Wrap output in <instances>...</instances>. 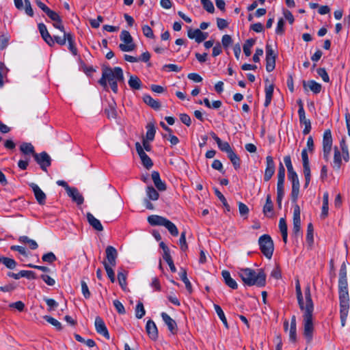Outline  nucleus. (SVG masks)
Wrapping results in <instances>:
<instances>
[{"mask_svg":"<svg viewBox=\"0 0 350 350\" xmlns=\"http://www.w3.org/2000/svg\"><path fill=\"white\" fill-rule=\"evenodd\" d=\"M143 100L146 104L151 107L154 110H159L161 108V103L159 101L153 99L150 95H144Z\"/></svg>","mask_w":350,"mask_h":350,"instance_id":"72a5a7b5","label":"nucleus"},{"mask_svg":"<svg viewBox=\"0 0 350 350\" xmlns=\"http://www.w3.org/2000/svg\"><path fill=\"white\" fill-rule=\"evenodd\" d=\"M228 157L230 160L235 170L240 168L241 159L234 151L230 152V154H228Z\"/></svg>","mask_w":350,"mask_h":350,"instance_id":"a19ab883","label":"nucleus"},{"mask_svg":"<svg viewBox=\"0 0 350 350\" xmlns=\"http://www.w3.org/2000/svg\"><path fill=\"white\" fill-rule=\"evenodd\" d=\"M284 196V182L277 183V204L280 208H282V200Z\"/></svg>","mask_w":350,"mask_h":350,"instance_id":"473e14b6","label":"nucleus"},{"mask_svg":"<svg viewBox=\"0 0 350 350\" xmlns=\"http://www.w3.org/2000/svg\"><path fill=\"white\" fill-rule=\"evenodd\" d=\"M120 40L123 42L119 44V49L124 52H130L135 49L136 45L130 33L126 30H122L120 36Z\"/></svg>","mask_w":350,"mask_h":350,"instance_id":"0eeeda50","label":"nucleus"},{"mask_svg":"<svg viewBox=\"0 0 350 350\" xmlns=\"http://www.w3.org/2000/svg\"><path fill=\"white\" fill-rule=\"evenodd\" d=\"M179 245L180 250L185 252L188 249V245L186 241V232L183 231L181 232L180 237L179 239Z\"/></svg>","mask_w":350,"mask_h":350,"instance_id":"680f3d73","label":"nucleus"},{"mask_svg":"<svg viewBox=\"0 0 350 350\" xmlns=\"http://www.w3.org/2000/svg\"><path fill=\"white\" fill-rule=\"evenodd\" d=\"M164 224H165L163 225V226H165L168 230V231L172 236L176 237L178 235V228L174 224H173L167 219H166Z\"/></svg>","mask_w":350,"mask_h":350,"instance_id":"c03bdc74","label":"nucleus"},{"mask_svg":"<svg viewBox=\"0 0 350 350\" xmlns=\"http://www.w3.org/2000/svg\"><path fill=\"white\" fill-rule=\"evenodd\" d=\"M146 330L150 339L156 340L158 338L157 327L152 320L150 319L147 321Z\"/></svg>","mask_w":350,"mask_h":350,"instance_id":"6ab92c4d","label":"nucleus"},{"mask_svg":"<svg viewBox=\"0 0 350 350\" xmlns=\"http://www.w3.org/2000/svg\"><path fill=\"white\" fill-rule=\"evenodd\" d=\"M146 314L144 304L139 301L135 308V316L137 319H142Z\"/></svg>","mask_w":350,"mask_h":350,"instance_id":"6e6d98bb","label":"nucleus"},{"mask_svg":"<svg viewBox=\"0 0 350 350\" xmlns=\"http://www.w3.org/2000/svg\"><path fill=\"white\" fill-rule=\"evenodd\" d=\"M87 220L89 224L97 231H103V226L100 221L96 219L92 213H88L86 215Z\"/></svg>","mask_w":350,"mask_h":350,"instance_id":"5701e85b","label":"nucleus"},{"mask_svg":"<svg viewBox=\"0 0 350 350\" xmlns=\"http://www.w3.org/2000/svg\"><path fill=\"white\" fill-rule=\"evenodd\" d=\"M334 150L333 168L339 170L342 165V152L337 146L334 147Z\"/></svg>","mask_w":350,"mask_h":350,"instance_id":"a878e982","label":"nucleus"},{"mask_svg":"<svg viewBox=\"0 0 350 350\" xmlns=\"http://www.w3.org/2000/svg\"><path fill=\"white\" fill-rule=\"evenodd\" d=\"M214 308H215V310L217 314L218 315L219 318L224 323V326L226 328H228V324L227 322V319L226 318V316H225L224 312L223 310L221 309V308L219 305L214 304Z\"/></svg>","mask_w":350,"mask_h":350,"instance_id":"49530a36","label":"nucleus"},{"mask_svg":"<svg viewBox=\"0 0 350 350\" xmlns=\"http://www.w3.org/2000/svg\"><path fill=\"white\" fill-rule=\"evenodd\" d=\"M38 29L41 34L42 38L43 40L50 46H52L54 45V40L53 39V37L50 35L49 33L47 28L46 25L44 23H39L38 24Z\"/></svg>","mask_w":350,"mask_h":350,"instance_id":"a211bd4d","label":"nucleus"},{"mask_svg":"<svg viewBox=\"0 0 350 350\" xmlns=\"http://www.w3.org/2000/svg\"><path fill=\"white\" fill-rule=\"evenodd\" d=\"M276 57H266V70L270 72L273 71L275 67Z\"/></svg>","mask_w":350,"mask_h":350,"instance_id":"4d7b16f0","label":"nucleus"},{"mask_svg":"<svg viewBox=\"0 0 350 350\" xmlns=\"http://www.w3.org/2000/svg\"><path fill=\"white\" fill-rule=\"evenodd\" d=\"M273 205L271 200L270 194H268L266 197V202L263 206V213L265 216L271 217L273 215Z\"/></svg>","mask_w":350,"mask_h":350,"instance_id":"c85d7f7f","label":"nucleus"},{"mask_svg":"<svg viewBox=\"0 0 350 350\" xmlns=\"http://www.w3.org/2000/svg\"><path fill=\"white\" fill-rule=\"evenodd\" d=\"M135 148L137 152L142 160L143 165L148 170L150 169L153 165V162L151 159L144 152V148L139 142L135 144Z\"/></svg>","mask_w":350,"mask_h":350,"instance_id":"9b49d317","label":"nucleus"},{"mask_svg":"<svg viewBox=\"0 0 350 350\" xmlns=\"http://www.w3.org/2000/svg\"><path fill=\"white\" fill-rule=\"evenodd\" d=\"M128 83L133 90H139L142 88V81L136 75H131Z\"/></svg>","mask_w":350,"mask_h":350,"instance_id":"58836bf2","label":"nucleus"},{"mask_svg":"<svg viewBox=\"0 0 350 350\" xmlns=\"http://www.w3.org/2000/svg\"><path fill=\"white\" fill-rule=\"evenodd\" d=\"M211 135L217 143L218 148L221 151L226 152L227 155L233 151L229 143L227 142H223L214 132H211Z\"/></svg>","mask_w":350,"mask_h":350,"instance_id":"dca6fc26","label":"nucleus"},{"mask_svg":"<svg viewBox=\"0 0 350 350\" xmlns=\"http://www.w3.org/2000/svg\"><path fill=\"white\" fill-rule=\"evenodd\" d=\"M295 291L297 299L298 301V304L299 308L302 311H313L314 310V304L312 299L310 286L308 284L304 289V295L306 299V305H304V298L302 292L301 290V286L299 284V280L296 281L295 283Z\"/></svg>","mask_w":350,"mask_h":350,"instance_id":"20e7f679","label":"nucleus"},{"mask_svg":"<svg viewBox=\"0 0 350 350\" xmlns=\"http://www.w3.org/2000/svg\"><path fill=\"white\" fill-rule=\"evenodd\" d=\"M313 232L314 228L312 224L309 223L307 226L306 241L310 245H312L314 242Z\"/></svg>","mask_w":350,"mask_h":350,"instance_id":"bf43d9fd","label":"nucleus"},{"mask_svg":"<svg viewBox=\"0 0 350 350\" xmlns=\"http://www.w3.org/2000/svg\"><path fill=\"white\" fill-rule=\"evenodd\" d=\"M10 36L8 35H1L0 36V50L5 49L9 43Z\"/></svg>","mask_w":350,"mask_h":350,"instance_id":"774afa93","label":"nucleus"},{"mask_svg":"<svg viewBox=\"0 0 350 350\" xmlns=\"http://www.w3.org/2000/svg\"><path fill=\"white\" fill-rule=\"evenodd\" d=\"M64 33V35L63 36H54L53 39L54 40V43L56 42L58 44L61 45V46H63V45H65L66 44V41L68 40V37L67 36L68 34H71L70 32H63Z\"/></svg>","mask_w":350,"mask_h":350,"instance_id":"5fc2aeb1","label":"nucleus"},{"mask_svg":"<svg viewBox=\"0 0 350 350\" xmlns=\"http://www.w3.org/2000/svg\"><path fill=\"white\" fill-rule=\"evenodd\" d=\"M44 319L48 322L50 324H51L52 325H53L54 327H55V328L58 330V331H60L62 329V325L61 324L60 322H59L57 320H56L55 319L50 317V316H44Z\"/></svg>","mask_w":350,"mask_h":350,"instance_id":"13d9d810","label":"nucleus"},{"mask_svg":"<svg viewBox=\"0 0 350 350\" xmlns=\"http://www.w3.org/2000/svg\"><path fill=\"white\" fill-rule=\"evenodd\" d=\"M18 241L21 242V243H26L29 245V248L31 250H36L38 248V243L36 242V241L33 240V239H29L28 237L27 236H21L19 238H18Z\"/></svg>","mask_w":350,"mask_h":350,"instance_id":"ea45409f","label":"nucleus"},{"mask_svg":"<svg viewBox=\"0 0 350 350\" xmlns=\"http://www.w3.org/2000/svg\"><path fill=\"white\" fill-rule=\"evenodd\" d=\"M221 275L224 278L225 284L232 289H237L238 284L237 282L231 278L230 273L227 270H224L221 272Z\"/></svg>","mask_w":350,"mask_h":350,"instance_id":"393cba45","label":"nucleus"},{"mask_svg":"<svg viewBox=\"0 0 350 350\" xmlns=\"http://www.w3.org/2000/svg\"><path fill=\"white\" fill-rule=\"evenodd\" d=\"M151 176H152V181L154 184V186L157 187V189L161 191H165L167 189L166 185L164 182H163L161 180L159 173L157 171H153L152 172Z\"/></svg>","mask_w":350,"mask_h":350,"instance_id":"4be33fe9","label":"nucleus"},{"mask_svg":"<svg viewBox=\"0 0 350 350\" xmlns=\"http://www.w3.org/2000/svg\"><path fill=\"white\" fill-rule=\"evenodd\" d=\"M238 274L245 285L263 287L266 284V274L262 269L257 271L250 268L240 269Z\"/></svg>","mask_w":350,"mask_h":350,"instance_id":"7ed1b4c3","label":"nucleus"},{"mask_svg":"<svg viewBox=\"0 0 350 350\" xmlns=\"http://www.w3.org/2000/svg\"><path fill=\"white\" fill-rule=\"evenodd\" d=\"M288 178L292 183L291 198L293 202L296 203L299 197L300 183L295 171L288 173Z\"/></svg>","mask_w":350,"mask_h":350,"instance_id":"6e6552de","label":"nucleus"},{"mask_svg":"<svg viewBox=\"0 0 350 350\" xmlns=\"http://www.w3.org/2000/svg\"><path fill=\"white\" fill-rule=\"evenodd\" d=\"M0 262L10 269H14L17 265L14 259L4 256H0Z\"/></svg>","mask_w":350,"mask_h":350,"instance_id":"37998d69","label":"nucleus"},{"mask_svg":"<svg viewBox=\"0 0 350 350\" xmlns=\"http://www.w3.org/2000/svg\"><path fill=\"white\" fill-rule=\"evenodd\" d=\"M124 81L123 70L120 67L111 68L109 66H103L102 77L98 82L106 91H109V83L111 90L116 94L118 91V82L123 83Z\"/></svg>","mask_w":350,"mask_h":350,"instance_id":"f03ea898","label":"nucleus"},{"mask_svg":"<svg viewBox=\"0 0 350 350\" xmlns=\"http://www.w3.org/2000/svg\"><path fill=\"white\" fill-rule=\"evenodd\" d=\"M34 159L40 165V168L44 171H47V167L51 165V158L46 152L36 153L34 155Z\"/></svg>","mask_w":350,"mask_h":350,"instance_id":"9d476101","label":"nucleus"},{"mask_svg":"<svg viewBox=\"0 0 350 350\" xmlns=\"http://www.w3.org/2000/svg\"><path fill=\"white\" fill-rule=\"evenodd\" d=\"M301 159L303 163V172L310 171L309 159L306 149L301 152Z\"/></svg>","mask_w":350,"mask_h":350,"instance_id":"a18cd8bd","label":"nucleus"},{"mask_svg":"<svg viewBox=\"0 0 350 350\" xmlns=\"http://www.w3.org/2000/svg\"><path fill=\"white\" fill-rule=\"evenodd\" d=\"M340 147L342 152V157L345 162H348L349 161V154L348 147L345 139H342V140L340 142Z\"/></svg>","mask_w":350,"mask_h":350,"instance_id":"79ce46f5","label":"nucleus"},{"mask_svg":"<svg viewBox=\"0 0 350 350\" xmlns=\"http://www.w3.org/2000/svg\"><path fill=\"white\" fill-rule=\"evenodd\" d=\"M95 328L98 334L103 335L107 339H109L110 336L107 328L104 321L100 317H96L95 319Z\"/></svg>","mask_w":350,"mask_h":350,"instance_id":"2eb2a0df","label":"nucleus"},{"mask_svg":"<svg viewBox=\"0 0 350 350\" xmlns=\"http://www.w3.org/2000/svg\"><path fill=\"white\" fill-rule=\"evenodd\" d=\"M258 244L263 255L271 259L274 250V245L271 237L268 234L262 235L258 239Z\"/></svg>","mask_w":350,"mask_h":350,"instance_id":"39448f33","label":"nucleus"},{"mask_svg":"<svg viewBox=\"0 0 350 350\" xmlns=\"http://www.w3.org/2000/svg\"><path fill=\"white\" fill-rule=\"evenodd\" d=\"M20 150L26 155L31 154L34 157L35 152L34 147L31 143L23 142L20 146Z\"/></svg>","mask_w":350,"mask_h":350,"instance_id":"f704fd0d","label":"nucleus"},{"mask_svg":"<svg viewBox=\"0 0 350 350\" xmlns=\"http://www.w3.org/2000/svg\"><path fill=\"white\" fill-rule=\"evenodd\" d=\"M128 272L123 269H120V271H118V280L120 286L123 290H125L127 286L126 283V275Z\"/></svg>","mask_w":350,"mask_h":350,"instance_id":"4c0bfd02","label":"nucleus"},{"mask_svg":"<svg viewBox=\"0 0 350 350\" xmlns=\"http://www.w3.org/2000/svg\"><path fill=\"white\" fill-rule=\"evenodd\" d=\"M166 220L165 217H163L162 216L157 215H150L148 217V221L151 226H163L165 224V221Z\"/></svg>","mask_w":350,"mask_h":350,"instance_id":"c756f323","label":"nucleus"},{"mask_svg":"<svg viewBox=\"0 0 350 350\" xmlns=\"http://www.w3.org/2000/svg\"><path fill=\"white\" fill-rule=\"evenodd\" d=\"M332 136L330 129L325 131L323 137V158L327 161L329 159L330 152L332 148Z\"/></svg>","mask_w":350,"mask_h":350,"instance_id":"1a4fd4ad","label":"nucleus"},{"mask_svg":"<svg viewBox=\"0 0 350 350\" xmlns=\"http://www.w3.org/2000/svg\"><path fill=\"white\" fill-rule=\"evenodd\" d=\"M163 258L166 261V262L168 264L170 271L172 273H175L176 271V268L174 264V262H173V260L170 255V253L166 254L165 255H163Z\"/></svg>","mask_w":350,"mask_h":350,"instance_id":"052dcab7","label":"nucleus"},{"mask_svg":"<svg viewBox=\"0 0 350 350\" xmlns=\"http://www.w3.org/2000/svg\"><path fill=\"white\" fill-rule=\"evenodd\" d=\"M273 89H274L273 84H270V85L265 86V103H264V105L265 107H267L271 102L273 94Z\"/></svg>","mask_w":350,"mask_h":350,"instance_id":"2f4dec72","label":"nucleus"},{"mask_svg":"<svg viewBox=\"0 0 350 350\" xmlns=\"http://www.w3.org/2000/svg\"><path fill=\"white\" fill-rule=\"evenodd\" d=\"M187 36L190 39H195L196 42L200 43L206 39L208 33L202 32L199 29H189L187 31Z\"/></svg>","mask_w":350,"mask_h":350,"instance_id":"ddd939ff","label":"nucleus"},{"mask_svg":"<svg viewBox=\"0 0 350 350\" xmlns=\"http://www.w3.org/2000/svg\"><path fill=\"white\" fill-rule=\"evenodd\" d=\"M317 74L321 77L323 81L328 83L329 82V75L324 68H319L317 70Z\"/></svg>","mask_w":350,"mask_h":350,"instance_id":"338daca9","label":"nucleus"},{"mask_svg":"<svg viewBox=\"0 0 350 350\" xmlns=\"http://www.w3.org/2000/svg\"><path fill=\"white\" fill-rule=\"evenodd\" d=\"M68 37V49L69 51L72 53V54L73 55H77V53H78V51H77V47L75 46V39H74V36L71 33V34H68L67 36Z\"/></svg>","mask_w":350,"mask_h":350,"instance_id":"8fccbe9b","label":"nucleus"},{"mask_svg":"<svg viewBox=\"0 0 350 350\" xmlns=\"http://www.w3.org/2000/svg\"><path fill=\"white\" fill-rule=\"evenodd\" d=\"M161 315L163 321L167 325L168 329L170 331V332L172 333L173 334H176L178 330L177 324L176 321L165 312H162Z\"/></svg>","mask_w":350,"mask_h":350,"instance_id":"aec40b11","label":"nucleus"},{"mask_svg":"<svg viewBox=\"0 0 350 350\" xmlns=\"http://www.w3.org/2000/svg\"><path fill=\"white\" fill-rule=\"evenodd\" d=\"M329 210V194L328 192H325L323 196V206L321 210V217L325 219L328 216Z\"/></svg>","mask_w":350,"mask_h":350,"instance_id":"7c9ffc66","label":"nucleus"},{"mask_svg":"<svg viewBox=\"0 0 350 350\" xmlns=\"http://www.w3.org/2000/svg\"><path fill=\"white\" fill-rule=\"evenodd\" d=\"M124 81L123 70L120 67L111 68L109 66H103L102 77L98 82L106 91H109V83L111 90L116 94L118 91V82L123 83Z\"/></svg>","mask_w":350,"mask_h":350,"instance_id":"f257e3e1","label":"nucleus"},{"mask_svg":"<svg viewBox=\"0 0 350 350\" xmlns=\"http://www.w3.org/2000/svg\"><path fill=\"white\" fill-rule=\"evenodd\" d=\"M147 131H146V139L149 141H152L154 138V135L156 133V129L154 124L148 123L146 126Z\"/></svg>","mask_w":350,"mask_h":350,"instance_id":"de8ad7c7","label":"nucleus"},{"mask_svg":"<svg viewBox=\"0 0 350 350\" xmlns=\"http://www.w3.org/2000/svg\"><path fill=\"white\" fill-rule=\"evenodd\" d=\"M303 86L306 90H307L308 87L314 94L320 93L322 89L321 85L314 80H310L308 82L304 81Z\"/></svg>","mask_w":350,"mask_h":350,"instance_id":"b1692460","label":"nucleus"},{"mask_svg":"<svg viewBox=\"0 0 350 350\" xmlns=\"http://www.w3.org/2000/svg\"><path fill=\"white\" fill-rule=\"evenodd\" d=\"M214 192L215 196L219 198V200L222 203L223 206L225 207L227 211H230V205L228 204L227 200L224 196L219 191L217 188H214Z\"/></svg>","mask_w":350,"mask_h":350,"instance_id":"3c124183","label":"nucleus"},{"mask_svg":"<svg viewBox=\"0 0 350 350\" xmlns=\"http://www.w3.org/2000/svg\"><path fill=\"white\" fill-rule=\"evenodd\" d=\"M42 259L44 262L52 263L57 260V258L53 252H50L44 254L42 256Z\"/></svg>","mask_w":350,"mask_h":350,"instance_id":"69168bd1","label":"nucleus"},{"mask_svg":"<svg viewBox=\"0 0 350 350\" xmlns=\"http://www.w3.org/2000/svg\"><path fill=\"white\" fill-rule=\"evenodd\" d=\"M275 166L271 156L266 157V169L264 174V180L269 181L275 173Z\"/></svg>","mask_w":350,"mask_h":350,"instance_id":"f8f14e48","label":"nucleus"},{"mask_svg":"<svg viewBox=\"0 0 350 350\" xmlns=\"http://www.w3.org/2000/svg\"><path fill=\"white\" fill-rule=\"evenodd\" d=\"M285 178V168L283 164L280 162L278 172V182H284Z\"/></svg>","mask_w":350,"mask_h":350,"instance_id":"0e129e2a","label":"nucleus"},{"mask_svg":"<svg viewBox=\"0 0 350 350\" xmlns=\"http://www.w3.org/2000/svg\"><path fill=\"white\" fill-rule=\"evenodd\" d=\"M304 335L310 342L312 339L314 325L312 322L313 311H304Z\"/></svg>","mask_w":350,"mask_h":350,"instance_id":"423d86ee","label":"nucleus"},{"mask_svg":"<svg viewBox=\"0 0 350 350\" xmlns=\"http://www.w3.org/2000/svg\"><path fill=\"white\" fill-rule=\"evenodd\" d=\"M146 193L149 200H157L159 197V193L152 186L147 187Z\"/></svg>","mask_w":350,"mask_h":350,"instance_id":"864d4df0","label":"nucleus"},{"mask_svg":"<svg viewBox=\"0 0 350 350\" xmlns=\"http://www.w3.org/2000/svg\"><path fill=\"white\" fill-rule=\"evenodd\" d=\"M202 4L205 10L208 12L213 14L215 12V8L213 3L210 0L202 1Z\"/></svg>","mask_w":350,"mask_h":350,"instance_id":"e2e57ef3","label":"nucleus"},{"mask_svg":"<svg viewBox=\"0 0 350 350\" xmlns=\"http://www.w3.org/2000/svg\"><path fill=\"white\" fill-rule=\"evenodd\" d=\"M107 274L110 280V281L113 283L116 281L115 273L112 269V267L109 265L105 260L103 262Z\"/></svg>","mask_w":350,"mask_h":350,"instance_id":"603ef678","label":"nucleus"},{"mask_svg":"<svg viewBox=\"0 0 350 350\" xmlns=\"http://www.w3.org/2000/svg\"><path fill=\"white\" fill-rule=\"evenodd\" d=\"M105 253L107 260L106 262L111 267H115L116 265V258L118 257L117 250L114 247L109 245L106 247Z\"/></svg>","mask_w":350,"mask_h":350,"instance_id":"4468645a","label":"nucleus"},{"mask_svg":"<svg viewBox=\"0 0 350 350\" xmlns=\"http://www.w3.org/2000/svg\"><path fill=\"white\" fill-rule=\"evenodd\" d=\"M116 103L114 100L109 103L108 106L105 109V113L109 119L117 118Z\"/></svg>","mask_w":350,"mask_h":350,"instance_id":"cd10ccee","label":"nucleus"},{"mask_svg":"<svg viewBox=\"0 0 350 350\" xmlns=\"http://www.w3.org/2000/svg\"><path fill=\"white\" fill-rule=\"evenodd\" d=\"M31 188L32 189L35 198L38 202L39 204L43 205L46 202V194L41 190V189L36 184V183H31L29 185Z\"/></svg>","mask_w":350,"mask_h":350,"instance_id":"f3484780","label":"nucleus"},{"mask_svg":"<svg viewBox=\"0 0 350 350\" xmlns=\"http://www.w3.org/2000/svg\"><path fill=\"white\" fill-rule=\"evenodd\" d=\"M340 308L349 309V298L348 290L339 291Z\"/></svg>","mask_w":350,"mask_h":350,"instance_id":"bb28decb","label":"nucleus"},{"mask_svg":"<svg viewBox=\"0 0 350 350\" xmlns=\"http://www.w3.org/2000/svg\"><path fill=\"white\" fill-rule=\"evenodd\" d=\"M279 228L282 234V240L284 243H287L288 227L284 218H280L279 221Z\"/></svg>","mask_w":350,"mask_h":350,"instance_id":"c9c22d12","label":"nucleus"},{"mask_svg":"<svg viewBox=\"0 0 350 350\" xmlns=\"http://www.w3.org/2000/svg\"><path fill=\"white\" fill-rule=\"evenodd\" d=\"M179 276L181 280L185 283V287L189 293H191L193 291L192 286L189 279L187 278V271L184 268L180 269V272L179 273Z\"/></svg>","mask_w":350,"mask_h":350,"instance_id":"e433bc0d","label":"nucleus"},{"mask_svg":"<svg viewBox=\"0 0 350 350\" xmlns=\"http://www.w3.org/2000/svg\"><path fill=\"white\" fill-rule=\"evenodd\" d=\"M67 193L78 205H81L83 203L84 198L77 188L71 187L69 189Z\"/></svg>","mask_w":350,"mask_h":350,"instance_id":"412c9836","label":"nucleus"},{"mask_svg":"<svg viewBox=\"0 0 350 350\" xmlns=\"http://www.w3.org/2000/svg\"><path fill=\"white\" fill-rule=\"evenodd\" d=\"M256 40L253 38L248 39L243 44V49L245 55L248 57L251 55V48L255 44Z\"/></svg>","mask_w":350,"mask_h":350,"instance_id":"09e8293b","label":"nucleus"}]
</instances>
